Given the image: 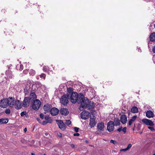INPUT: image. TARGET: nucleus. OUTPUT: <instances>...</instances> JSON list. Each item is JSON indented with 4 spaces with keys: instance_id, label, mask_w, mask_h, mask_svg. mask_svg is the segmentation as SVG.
<instances>
[{
    "instance_id": "f257e3e1",
    "label": "nucleus",
    "mask_w": 155,
    "mask_h": 155,
    "mask_svg": "<svg viewBox=\"0 0 155 155\" xmlns=\"http://www.w3.org/2000/svg\"><path fill=\"white\" fill-rule=\"evenodd\" d=\"M79 99H81L80 100L81 101L80 102L81 103V104L79 107V109L81 110H82L83 109L86 108L89 109L94 107V105L93 103L91 101L89 102V100L87 97H84V99H82L81 97Z\"/></svg>"
},
{
    "instance_id": "f03ea898",
    "label": "nucleus",
    "mask_w": 155,
    "mask_h": 155,
    "mask_svg": "<svg viewBox=\"0 0 155 155\" xmlns=\"http://www.w3.org/2000/svg\"><path fill=\"white\" fill-rule=\"evenodd\" d=\"M15 100L12 97L4 99L0 101V107L3 108L7 107L8 106L12 107L14 105Z\"/></svg>"
},
{
    "instance_id": "7ed1b4c3",
    "label": "nucleus",
    "mask_w": 155,
    "mask_h": 155,
    "mask_svg": "<svg viewBox=\"0 0 155 155\" xmlns=\"http://www.w3.org/2000/svg\"><path fill=\"white\" fill-rule=\"evenodd\" d=\"M67 97L68 98H70L71 101L72 103L74 104L77 102L78 104H81V103L79 102L81 101V99H80L79 98L81 97L82 99H84V97L82 96H78V94L76 92H74L72 94H68Z\"/></svg>"
},
{
    "instance_id": "20e7f679",
    "label": "nucleus",
    "mask_w": 155,
    "mask_h": 155,
    "mask_svg": "<svg viewBox=\"0 0 155 155\" xmlns=\"http://www.w3.org/2000/svg\"><path fill=\"white\" fill-rule=\"evenodd\" d=\"M41 105V102L38 99H36L34 101L32 105V108L35 110H38Z\"/></svg>"
},
{
    "instance_id": "39448f33",
    "label": "nucleus",
    "mask_w": 155,
    "mask_h": 155,
    "mask_svg": "<svg viewBox=\"0 0 155 155\" xmlns=\"http://www.w3.org/2000/svg\"><path fill=\"white\" fill-rule=\"evenodd\" d=\"M61 103L64 105H67L68 103V97L65 95H63L61 97L60 99Z\"/></svg>"
},
{
    "instance_id": "423d86ee",
    "label": "nucleus",
    "mask_w": 155,
    "mask_h": 155,
    "mask_svg": "<svg viewBox=\"0 0 155 155\" xmlns=\"http://www.w3.org/2000/svg\"><path fill=\"white\" fill-rule=\"evenodd\" d=\"M57 122L59 127L61 130H64L66 128V126L63 122L61 120H58Z\"/></svg>"
},
{
    "instance_id": "0eeeda50",
    "label": "nucleus",
    "mask_w": 155,
    "mask_h": 155,
    "mask_svg": "<svg viewBox=\"0 0 155 155\" xmlns=\"http://www.w3.org/2000/svg\"><path fill=\"white\" fill-rule=\"evenodd\" d=\"M114 124L113 122L110 121L107 124V130L109 132H111L113 130Z\"/></svg>"
},
{
    "instance_id": "6e6552de",
    "label": "nucleus",
    "mask_w": 155,
    "mask_h": 155,
    "mask_svg": "<svg viewBox=\"0 0 155 155\" xmlns=\"http://www.w3.org/2000/svg\"><path fill=\"white\" fill-rule=\"evenodd\" d=\"M30 99L28 97H25L24 100L22 105L24 107L29 106L30 102Z\"/></svg>"
},
{
    "instance_id": "1a4fd4ad",
    "label": "nucleus",
    "mask_w": 155,
    "mask_h": 155,
    "mask_svg": "<svg viewBox=\"0 0 155 155\" xmlns=\"http://www.w3.org/2000/svg\"><path fill=\"white\" fill-rule=\"evenodd\" d=\"M89 113L87 111H84L81 114V118L84 120L87 119L89 116Z\"/></svg>"
},
{
    "instance_id": "9d476101",
    "label": "nucleus",
    "mask_w": 155,
    "mask_h": 155,
    "mask_svg": "<svg viewBox=\"0 0 155 155\" xmlns=\"http://www.w3.org/2000/svg\"><path fill=\"white\" fill-rule=\"evenodd\" d=\"M15 108L17 110L21 109L22 107H23L22 103V101H21L17 100L15 101Z\"/></svg>"
},
{
    "instance_id": "9b49d317",
    "label": "nucleus",
    "mask_w": 155,
    "mask_h": 155,
    "mask_svg": "<svg viewBox=\"0 0 155 155\" xmlns=\"http://www.w3.org/2000/svg\"><path fill=\"white\" fill-rule=\"evenodd\" d=\"M51 114L53 116L56 115L59 113V110L56 107H53L50 111Z\"/></svg>"
},
{
    "instance_id": "f8f14e48",
    "label": "nucleus",
    "mask_w": 155,
    "mask_h": 155,
    "mask_svg": "<svg viewBox=\"0 0 155 155\" xmlns=\"http://www.w3.org/2000/svg\"><path fill=\"white\" fill-rule=\"evenodd\" d=\"M60 113L62 115L67 116L69 112L67 108H63L60 110Z\"/></svg>"
},
{
    "instance_id": "ddd939ff",
    "label": "nucleus",
    "mask_w": 155,
    "mask_h": 155,
    "mask_svg": "<svg viewBox=\"0 0 155 155\" xmlns=\"http://www.w3.org/2000/svg\"><path fill=\"white\" fill-rule=\"evenodd\" d=\"M51 106L50 104H47L44 105L43 107V109L45 113L46 112H48L50 111L51 108Z\"/></svg>"
},
{
    "instance_id": "4468645a",
    "label": "nucleus",
    "mask_w": 155,
    "mask_h": 155,
    "mask_svg": "<svg viewBox=\"0 0 155 155\" xmlns=\"http://www.w3.org/2000/svg\"><path fill=\"white\" fill-rule=\"evenodd\" d=\"M97 128L99 131H103L104 127V124L103 122L99 123L97 124Z\"/></svg>"
},
{
    "instance_id": "2eb2a0df",
    "label": "nucleus",
    "mask_w": 155,
    "mask_h": 155,
    "mask_svg": "<svg viewBox=\"0 0 155 155\" xmlns=\"http://www.w3.org/2000/svg\"><path fill=\"white\" fill-rule=\"evenodd\" d=\"M96 122L94 118H91L90 121L89 125L91 128L94 127L96 124Z\"/></svg>"
},
{
    "instance_id": "dca6fc26",
    "label": "nucleus",
    "mask_w": 155,
    "mask_h": 155,
    "mask_svg": "<svg viewBox=\"0 0 155 155\" xmlns=\"http://www.w3.org/2000/svg\"><path fill=\"white\" fill-rule=\"evenodd\" d=\"M127 117L126 115H122L120 117V121L123 124H125L127 122Z\"/></svg>"
},
{
    "instance_id": "f3484780",
    "label": "nucleus",
    "mask_w": 155,
    "mask_h": 155,
    "mask_svg": "<svg viewBox=\"0 0 155 155\" xmlns=\"http://www.w3.org/2000/svg\"><path fill=\"white\" fill-rule=\"evenodd\" d=\"M153 116L154 114L151 111L149 110L146 112V116L148 117H153Z\"/></svg>"
},
{
    "instance_id": "a211bd4d",
    "label": "nucleus",
    "mask_w": 155,
    "mask_h": 155,
    "mask_svg": "<svg viewBox=\"0 0 155 155\" xmlns=\"http://www.w3.org/2000/svg\"><path fill=\"white\" fill-rule=\"evenodd\" d=\"M136 116H134L131 119H130L128 122L129 125H131L132 124V123L136 120Z\"/></svg>"
},
{
    "instance_id": "6ab92c4d",
    "label": "nucleus",
    "mask_w": 155,
    "mask_h": 155,
    "mask_svg": "<svg viewBox=\"0 0 155 155\" xmlns=\"http://www.w3.org/2000/svg\"><path fill=\"white\" fill-rule=\"evenodd\" d=\"M30 100L33 101V100L36 98V96L34 92H31L30 95Z\"/></svg>"
},
{
    "instance_id": "aec40b11",
    "label": "nucleus",
    "mask_w": 155,
    "mask_h": 155,
    "mask_svg": "<svg viewBox=\"0 0 155 155\" xmlns=\"http://www.w3.org/2000/svg\"><path fill=\"white\" fill-rule=\"evenodd\" d=\"M150 40L151 41H155V33L151 34L150 36Z\"/></svg>"
},
{
    "instance_id": "412c9836",
    "label": "nucleus",
    "mask_w": 155,
    "mask_h": 155,
    "mask_svg": "<svg viewBox=\"0 0 155 155\" xmlns=\"http://www.w3.org/2000/svg\"><path fill=\"white\" fill-rule=\"evenodd\" d=\"M8 122V120L7 119L1 118L0 119V124H6Z\"/></svg>"
},
{
    "instance_id": "4be33fe9",
    "label": "nucleus",
    "mask_w": 155,
    "mask_h": 155,
    "mask_svg": "<svg viewBox=\"0 0 155 155\" xmlns=\"http://www.w3.org/2000/svg\"><path fill=\"white\" fill-rule=\"evenodd\" d=\"M32 84V81H31L28 80L27 81L26 84V88L28 89L30 88V86Z\"/></svg>"
},
{
    "instance_id": "5701e85b",
    "label": "nucleus",
    "mask_w": 155,
    "mask_h": 155,
    "mask_svg": "<svg viewBox=\"0 0 155 155\" xmlns=\"http://www.w3.org/2000/svg\"><path fill=\"white\" fill-rule=\"evenodd\" d=\"M146 125L150 126H153L154 124L151 120L146 119Z\"/></svg>"
},
{
    "instance_id": "b1692460",
    "label": "nucleus",
    "mask_w": 155,
    "mask_h": 155,
    "mask_svg": "<svg viewBox=\"0 0 155 155\" xmlns=\"http://www.w3.org/2000/svg\"><path fill=\"white\" fill-rule=\"evenodd\" d=\"M131 111L132 112L135 113H137L138 111V108L136 107H133L131 109Z\"/></svg>"
},
{
    "instance_id": "393cba45",
    "label": "nucleus",
    "mask_w": 155,
    "mask_h": 155,
    "mask_svg": "<svg viewBox=\"0 0 155 155\" xmlns=\"http://www.w3.org/2000/svg\"><path fill=\"white\" fill-rule=\"evenodd\" d=\"M114 124L115 125H118L120 124V120L118 119H116L115 120H114Z\"/></svg>"
},
{
    "instance_id": "a878e982",
    "label": "nucleus",
    "mask_w": 155,
    "mask_h": 155,
    "mask_svg": "<svg viewBox=\"0 0 155 155\" xmlns=\"http://www.w3.org/2000/svg\"><path fill=\"white\" fill-rule=\"evenodd\" d=\"M67 91H68V93L67 94V95L68 94H72V93L74 92H73L72 88H71V87H69V88H68V89H67Z\"/></svg>"
},
{
    "instance_id": "bb28decb",
    "label": "nucleus",
    "mask_w": 155,
    "mask_h": 155,
    "mask_svg": "<svg viewBox=\"0 0 155 155\" xmlns=\"http://www.w3.org/2000/svg\"><path fill=\"white\" fill-rule=\"evenodd\" d=\"M29 73L30 75L32 76H34L35 74V72L34 70L31 69L30 70Z\"/></svg>"
},
{
    "instance_id": "cd10ccee",
    "label": "nucleus",
    "mask_w": 155,
    "mask_h": 155,
    "mask_svg": "<svg viewBox=\"0 0 155 155\" xmlns=\"http://www.w3.org/2000/svg\"><path fill=\"white\" fill-rule=\"evenodd\" d=\"M21 116L23 117L24 115H28V114L26 111H23L20 114Z\"/></svg>"
},
{
    "instance_id": "c85d7f7f",
    "label": "nucleus",
    "mask_w": 155,
    "mask_h": 155,
    "mask_svg": "<svg viewBox=\"0 0 155 155\" xmlns=\"http://www.w3.org/2000/svg\"><path fill=\"white\" fill-rule=\"evenodd\" d=\"M148 128L152 131H153L155 130V129L153 126H148Z\"/></svg>"
},
{
    "instance_id": "c756f323",
    "label": "nucleus",
    "mask_w": 155,
    "mask_h": 155,
    "mask_svg": "<svg viewBox=\"0 0 155 155\" xmlns=\"http://www.w3.org/2000/svg\"><path fill=\"white\" fill-rule=\"evenodd\" d=\"M66 122L65 123L67 125H70L71 123V121L69 120H66Z\"/></svg>"
},
{
    "instance_id": "7c9ffc66",
    "label": "nucleus",
    "mask_w": 155,
    "mask_h": 155,
    "mask_svg": "<svg viewBox=\"0 0 155 155\" xmlns=\"http://www.w3.org/2000/svg\"><path fill=\"white\" fill-rule=\"evenodd\" d=\"M40 77L41 78H43L44 79H45V75L44 74H42L40 75Z\"/></svg>"
},
{
    "instance_id": "2f4dec72",
    "label": "nucleus",
    "mask_w": 155,
    "mask_h": 155,
    "mask_svg": "<svg viewBox=\"0 0 155 155\" xmlns=\"http://www.w3.org/2000/svg\"><path fill=\"white\" fill-rule=\"evenodd\" d=\"M5 113L7 114H9L10 113V110L9 109H6L5 110Z\"/></svg>"
},
{
    "instance_id": "473e14b6",
    "label": "nucleus",
    "mask_w": 155,
    "mask_h": 155,
    "mask_svg": "<svg viewBox=\"0 0 155 155\" xmlns=\"http://www.w3.org/2000/svg\"><path fill=\"white\" fill-rule=\"evenodd\" d=\"M132 147V144L131 143H129L127 146V147L126 148L127 150H129Z\"/></svg>"
},
{
    "instance_id": "72a5a7b5",
    "label": "nucleus",
    "mask_w": 155,
    "mask_h": 155,
    "mask_svg": "<svg viewBox=\"0 0 155 155\" xmlns=\"http://www.w3.org/2000/svg\"><path fill=\"white\" fill-rule=\"evenodd\" d=\"M110 142L111 143H113L114 144H115L117 143V142L116 141L114 140H111L110 141Z\"/></svg>"
},
{
    "instance_id": "f704fd0d",
    "label": "nucleus",
    "mask_w": 155,
    "mask_h": 155,
    "mask_svg": "<svg viewBox=\"0 0 155 155\" xmlns=\"http://www.w3.org/2000/svg\"><path fill=\"white\" fill-rule=\"evenodd\" d=\"M50 118V117H49V116L47 115L45 116V118L46 120V121H47Z\"/></svg>"
},
{
    "instance_id": "c9c22d12",
    "label": "nucleus",
    "mask_w": 155,
    "mask_h": 155,
    "mask_svg": "<svg viewBox=\"0 0 155 155\" xmlns=\"http://www.w3.org/2000/svg\"><path fill=\"white\" fill-rule=\"evenodd\" d=\"M74 130L76 132H77L78 131L79 128L77 127H74Z\"/></svg>"
},
{
    "instance_id": "e433bc0d",
    "label": "nucleus",
    "mask_w": 155,
    "mask_h": 155,
    "mask_svg": "<svg viewBox=\"0 0 155 155\" xmlns=\"http://www.w3.org/2000/svg\"><path fill=\"white\" fill-rule=\"evenodd\" d=\"M126 127H124L122 129L124 133H126Z\"/></svg>"
},
{
    "instance_id": "4c0bfd02",
    "label": "nucleus",
    "mask_w": 155,
    "mask_h": 155,
    "mask_svg": "<svg viewBox=\"0 0 155 155\" xmlns=\"http://www.w3.org/2000/svg\"><path fill=\"white\" fill-rule=\"evenodd\" d=\"M52 120L50 118L47 121L48 123H51L52 122Z\"/></svg>"
},
{
    "instance_id": "58836bf2",
    "label": "nucleus",
    "mask_w": 155,
    "mask_h": 155,
    "mask_svg": "<svg viewBox=\"0 0 155 155\" xmlns=\"http://www.w3.org/2000/svg\"><path fill=\"white\" fill-rule=\"evenodd\" d=\"M44 115L42 114H40V118H41L42 119H43L44 118Z\"/></svg>"
},
{
    "instance_id": "ea45409f",
    "label": "nucleus",
    "mask_w": 155,
    "mask_h": 155,
    "mask_svg": "<svg viewBox=\"0 0 155 155\" xmlns=\"http://www.w3.org/2000/svg\"><path fill=\"white\" fill-rule=\"evenodd\" d=\"M120 150V151H126L127 150L126 148H125V149H121Z\"/></svg>"
},
{
    "instance_id": "a19ab883",
    "label": "nucleus",
    "mask_w": 155,
    "mask_h": 155,
    "mask_svg": "<svg viewBox=\"0 0 155 155\" xmlns=\"http://www.w3.org/2000/svg\"><path fill=\"white\" fill-rule=\"evenodd\" d=\"M23 66L21 64L20 65V68H19V70L21 71L23 69Z\"/></svg>"
},
{
    "instance_id": "79ce46f5",
    "label": "nucleus",
    "mask_w": 155,
    "mask_h": 155,
    "mask_svg": "<svg viewBox=\"0 0 155 155\" xmlns=\"http://www.w3.org/2000/svg\"><path fill=\"white\" fill-rule=\"evenodd\" d=\"M48 123L47 121H44L42 122V124L43 125H46Z\"/></svg>"
},
{
    "instance_id": "37998d69",
    "label": "nucleus",
    "mask_w": 155,
    "mask_h": 155,
    "mask_svg": "<svg viewBox=\"0 0 155 155\" xmlns=\"http://www.w3.org/2000/svg\"><path fill=\"white\" fill-rule=\"evenodd\" d=\"M152 51L153 53H155V45L152 48Z\"/></svg>"
},
{
    "instance_id": "c03bdc74",
    "label": "nucleus",
    "mask_w": 155,
    "mask_h": 155,
    "mask_svg": "<svg viewBox=\"0 0 155 155\" xmlns=\"http://www.w3.org/2000/svg\"><path fill=\"white\" fill-rule=\"evenodd\" d=\"M80 135V134L79 133H75L74 134V136H78Z\"/></svg>"
},
{
    "instance_id": "a18cd8bd",
    "label": "nucleus",
    "mask_w": 155,
    "mask_h": 155,
    "mask_svg": "<svg viewBox=\"0 0 155 155\" xmlns=\"http://www.w3.org/2000/svg\"><path fill=\"white\" fill-rule=\"evenodd\" d=\"M28 71L27 70H25L23 71L24 73L25 74H26L28 73Z\"/></svg>"
},
{
    "instance_id": "49530a36",
    "label": "nucleus",
    "mask_w": 155,
    "mask_h": 155,
    "mask_svg": "<svg viewBox=\"0 0 155 155\" xmlns=\"http://www.w3.org/2000/svg\"><path fill=\"white\" fill-rule=\"evenodd\" d=\"M117 131L119 132H120L122 130V127H120L117 130Z\"/></svg>"
},
{
    "instance_id": "de8ad7c7",
    "label": "nucleus",
    "mask_w": 155,
    "mask_h": 155,
    "mask_svg": "<svg viewBox=\"0 0 155 155\" xmlns=\"http://www.w3.org/2000/svg\"><path fill=\"white\" fill-rule=\"evenodd\" d=\"M43 70L44 71H47V68L46 67H44L43 68Z\"/></svg>"
},
{
    "instance_id": "09e8293b",
    "label": "nucleus",
    "mask_w": 155,
    "mask_h": 155,
    "mask_svg": "<svg viewBox=\"0 0 155 155\" xmlns=\"http://www.w3.org/2000/svg\"><path fill=\"white\" fill-rule=\"evenodd\" d=\"M58 136L60 137H62V134L61 133H59L58 134Z\"/></svg>"
},
{
    "instance_id": "8fccbe9b",
    "label": "nucleus",
    "mask_w": 155,
    "mask_h": 155,
    "mask_svg": "<svg viewBox=\"0 0 155 155\" xmlns=\"http://www.w3.org/2000/svg\"><path fill=\"white\" fill-rule=\"evenodd\" d=\"M142 122H143L144 123H145V119H143L142 120Z\"/></svg>"
},
{
    "instance_id": "3c124183",
    "label": "nucleus",
    "mask_w": 155,
    "mask_h": 155,
    "mask_svg": "<svg viewBox=\"0 0 155 155\" xmlns=\"http://www.w3.org/2000/svg\"><path fill=\"white\" fill-rule=\"evenodd\" d=\"M27 131V129L26 128H25L24 129V131L25 132H26Z\"/></svg>"
},
{
    "instance_id": "603ef678",
    "label": "nucleus",
    "mask_w": 155,
    "mask_h": 155,
    "mask_svg": "<svg viewBox=\"0 0 155 155\" xmlns=\"http://www.w3.org/2000/svg\"><path fill=\"white\" fill-rule=\"evenodd\" d=\"M71 147H72L74 148V144H71Z\"/></svg>"
},
{
    "instance_id": "864d4df0",
    "label": "nucleus",
    "mask_w": 155,
    "mask_h": 155,
    "mask_svg": "<svg viewBox=\"0 0 155 155\" xmlns=\"http://www.w3.org/2000/svg\"><path fill=\"white\" fill-rule=\"evenodd\" d=\"M37 120L38 121H39V119H38V118H37Z\"/></svg>"
},
{
    "instance_id": "5fc2aeb1",
    "label": "nucleus",
    "mask_w": 155,
    "mask_h": 155,
    "mask_svg": "<svg viewBox=\"0 0 155 155\" xmlns=\"http://www.w3.org/2000/svg\"><path fill=\"white\" fill-rule=\"evenodd\" d=\"M31 155H35V154L33 153H31Z\"/></svg>"
},
{
    "instance_id": "6e6d98bb",
    "label": "nucleus",
    "mask_w": 155,
    "mask_h": 155,
    "mask_svg": "<svg viewBox=\"0 0 155 155\" xmlns=\"http://www.w3.org/2000/svg\"><path fill=\"white\" fill-rule=\"evenodd\" d=\"M142 133V132H140V134H141Z\"/></svg>"
},
{
    "instance_id": "4d7b16f0",
    "label": "nucleus",
    "mask_w": 155,
    "mask_h": 155,
    "mask_svg": "<svg viewBox=\"0 0 155 155\" xmlns=\"http://www.w3.org/2000/svg\"><path fill=\"white\" fill-rule=\"evenodd\" d=\"M45 135H46L47 136V134H46H46H45Z\"/></svg>"
},
{
    "instance_id": "13d9d810",
    "label": "nucleus",
    "mask_w": 155,
    "mask_h": 155,
    "mask_svg": "<svg viewBox=\"0 0 155 155\" xmlns=\"http://www.w3.org/2000/svg\"><path fill=\"white\" fill-rule=\"evenodd\" d=\"M153 155H155V153H154Z\"/></svg>"
},
{
    "instance_id": "bf43d9fd",
    "label": "nucleus",
    "mask_w": 155,
    "mask_h": 155,
    "mask_svg": "<svg viewBox=\"0 0 155 155\" xmlns=\"http://www.w3.org/2000/svg\"><path fill=\"white\" fill-rule=\"evenodd\" d=\"M86 142H87V141H86Z\"/></svg>"
},
{
    "instance_id": "052dcab7",
    "label": "nucleus",
    "mask_w": 155,
    "mask_h": 155,
    "mask_svg": "<svg viewBox=\"0 0 155 155\" xmlns=\"http://www.w3.org/2000/svg\"><path fill=\"white\" fill-rule=\"evenodd\" d=\"M43 155H46L44 154Z\"/></svg>"
}]
</instances>
